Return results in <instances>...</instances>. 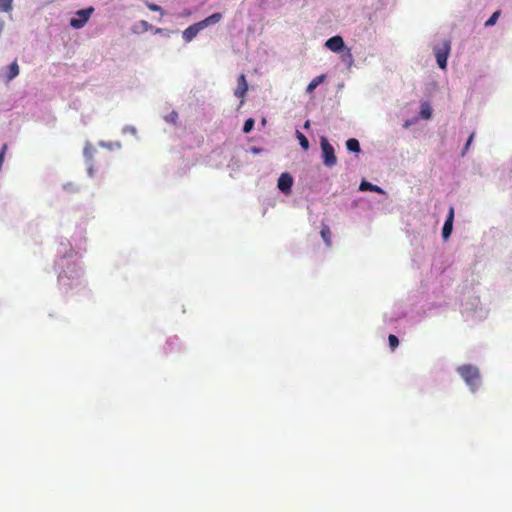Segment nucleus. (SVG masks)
<instances>
[{
	"label": "nucleus",
	"mask_w": 512,
	"mask_h": 512,
	"mask_svg": "<svg viewBox=\"0 0 512 512\" xmlns=\"http://www.w3.org/2000/svg\"><path fill=\"white\" fill-rule=\"evenodd\" d=\"M457 372L463 378L465 383L474 392L480 383V372L476 366L465 364L457 368Z\"/></svg>",
	"instance_id": "1"
},
{
	"label": "nucleus",
	"mask_w": 512,
	"mask_h": 512,
	"mask_svg": "<svg viewBox=\"0 0 512 512\" xmlns=\"http://www.w3.org/2000/svg\"><path fill=\"white\" fill-rule=\"evenodd\" d=\"M320 145L322 150L323 164L327 167H333L337 164V157L333 146L329 143L326 137L320 138Z\"/></svg>",
	"instance_id": "2"
},
{
	"label": "nucleus",
	"mask_w": 512,
	"mask_h": 512,
	"mask_svg": "<svg viewBox=\"0 0 512 512\" xmlns=\"http://www.w3.org/2000/svg\"><path fill=\"white\" fill-rule=\"evenodd\" d=\"M94 12L93 7H88L85 9L78 10L75 13V16L70 19V26L75 29H81L85 26V24L90 19L91 15Z\"/></svg>",
	"instance_id": "3"
},
{
	"label": "nucleus",
	"mask_w": 512,
	"mask_h": 512,
	"mask_svg": "<svg viewBox=\"0 0 512 512\" xmlns=\"http://www.w3.org/2000/svg\"><path fill=\"white\" fill-rule=\"evenodd\" d=\"M293 185V177L289 173H282L278 178V189L285 193L289 194L291 192V187Z\"/></svg>",
	"instance_id": "4"
},
{
	"label": "nucleus",
	"mask_w": 512,
	"mask_h": 512,
	"mask_svg": "<svg viewBox=\"0 0 512 512\" xmlns=\"http://www.w3.org/2000/svg\"><path fill=\"white\" fill-rule=\"evenodd\" d=\"M325 46L332 52H339L345 47V44L343 38L339 35H336L329 38L326 41Z\"/></svg>",
	"instance_id": "5"
},
{
	"label": "nucleus",
	"mask_w": 512,
	"mask_h": 512,
	"mask_svg": "<svg viewBox=\"0 0 512 512\" xmlns=\"http://www.w3.org/2000/svg\"><path fill=\"white\" fill-rule=\"evenodd\" d=\"M450 51L449 43H445L444 47L436 51V60L440 68L445 69L447 65V58Z\"/></svg>",
	"instance_id": "6"
},
{
	"label": "nucleus",
	"mask_w": 512,
	"mask_h": 512,
	"mask_svg": "<svg viewBox=\"0 0 512 512\" xmlns=\"http://www.w3.org/2000/svg\"><path fill=\"white\" fill-rule=\"evenodd\" d=\"M454 209L450 207L447 219L442 228V237L446 240L450 237L453 229Z\"/></svg>",
	"instance_id": "7"
},
{
	"label": "nucleus",
	"mask_w": 512,
	"mask_h": 512,
	"mask_svg": "<svg viewBox=\"0 0 512 512\" xmlns=\"http://www.w3.org/2000/svg\"><path fill=\"white\" fill-rule=\"evenodd\" d=\"M248 90V84L246 76L241 74L237 79V87L234 91V95L238 98H243Z\"/></svg>",
	"instance_id": "8"
},
{
	"label": "nucleus",
	"mask_w": 512,
	"mask_h": 512,
	"mask_svg": "<svg viewBox=\"0 0 512 512\" xmlns=\"http://www.w3.org/2000/svg\"><path fill=\"white\" fill-rule=\"evenodd\" d=\"M202 26H198V23H195L189 27H187L184 31H183V39L186 41V42H190L192 41L196 36L197 34L199 33L200 30H202Z\"/></svg>",
	"instance_id": "9"
},
{
	"label": "nucleus",
	"mask_w": 512,
	"mask_h": 512,
	"mask_svg": "<svg viewBox=\"0 0 512 512\" xmlns=\"http://www.w3.org/2000/svg\"><path fill=\"white\" fill-rule=\"evenodd\" d=\"M221 19H222V14L221 13H218V12L217 13H213L209 17H207L204 20L198 22V26H202V28L204 29L207 26H210V25H213V24H216V23L220 22Z\"/></svg>",
	"instance_id": "10"
},
{
	"label": "nucleus",
	"mask_w": 512,
	"mask_h": 512,
	"mask_svg": "<svg viewBox=\"0 0 512 512\" xmlns=\"http://www.w3.org/2000/svg\"><path fill=\"white\" fill-rule=\"evenodd\" d=\"M320 234H321V237H322L323 241L325 242V244L328 247H331V244H332V240H331L332 233H331V230H330L329 226L326 225V224H322Z\"/></svg>",
	"instance_id": "11"
},
{
	"label": "nucleus",
	"mask_w": 512,
	"mask_h": 512,
	"mask_svg": "<svg viewBox=\"0 0 512 512\" xmlns=\"http://www.w3.org/2000/svg\"><path fill=\"white\" fill-rule=\"evenodd\" d=\"M359 190L360 191H373V192H377V193H384L382 188L377 186V185H374L368 181H365L363 180L359 186Z\"/></svg>",
	"instance_id": "12"
},
{
	"label": "nucleus",
	"mask_w": 512,
	"mask_h": 512,
	"mask_svg": "<svg viewBox=\"0 0 512 512\" xmlns=\"http://www.w3.org/2000/svg\"><path fill=\"white\" fill-rule=\"evenodd\" d=\"M19 71H20L19 65H18L17 61L15 60L8 67V74L6 76L7 81L9 82L12 79H14L15 77H17L19 75Z\"/></svg>",
	"instance_id": "13"
},
{
	"label": "nucleus",
	"mask_w": 512,
	"mask_h": 512,
	"mask_svg": "<svg viewBox=\"0 0 512 512\" xmlns=\"http://www.w3.org/2000/svg\"><path fill=\"white\" fill-rule=\"evenodd\" d=\"M325 75H320V76H317L315 77L307 86L306 88V92L307 93H312L315 88L320 85L324 80H325Z\"/></svg>",
	"instance_id": "14"
},
{
	"label": "nucleus",
	"mask_w": 512,
	"mask_h": 512,
	"mask_svg": "<svg viewBox=\"0 0 512 512\" xmlns=\"http://www.w3.org/2000/svg\"><path fill=\"white\" fill-rule=\"evenodd\" d=\"M346 148L351 151V152H355V153H358L360 152V144H359V141L355 138H351V139H348L346 141Z\"/></svg>",
	"instance_id": "15"
},
{
	"label": "nucleus",
	"mask_w": 512,
	"mask_h": 512,
	"mask_svg": "<svg viewBox=\"0 0 512 512\" xmlns=\"http://www.w3.org/2000/svg\"><path fill=\"white\" fill-rule=\"evenodd\" d=\"M296 136H297L300 146L304 150H308L309 149V141H308L307 137L300 131H296Z\"/></svg>",
	"instance_id": "16"
},
{
	"label": "nucleus",
	"mask_w": 512,
	"mask_h": 512,
	"mask_svg": "<svg viewBox=\"0 0 512 512\" xmlns=\"http://www.w3.org/2000/svg\"><path fill=\"white\" fill-rule=\"evenodd\" d=\"M13 0H0V12H9L12 10Z\"/></svg>",
	"instance_id": "17"
},
{
	"label": "nucleus",
	"mask_w": 512,
	"mask_h": 512,
	"mask_svg": "<svg viewBox=\"0 0 512 512\" xmlns=\"http://www.w3.org/2000/svg\"><path fill=\"white\" fill-rule=\"evenodd\" d=\"M342 61L350 66L353 62V55L351 53V49L347 48L345 53L341 56Z\"/></svg>",
	"instance_id": "18"
},
{
	"label": "nucleus",
	"mask_w": 512,
	"mask_h": 512,
	"mask_svg": "<svg viewBox=\"0 0 512 512\" xmlns=\"http://www.w3.org/2000/svg\"><path fill=\"white\" fill-rule=\"evenodd\" d=\"M500 14H501V11H500V10L495 11V12L491 15V17H490V18L485 22V26H486V27H488V26H493V25L497 22V20H498V18H499V16H500Z\"/></svg>",
	"instance_id": "19"
},
{
	"label": "nucleus",
	"mask_w": 512,
	"mask_h": 512,
	"mask_svg": "<svg viewBox=\"0 0 512 512\" xmlns=\"http://www.w3.org/2000/svg\"><path fill=\"white\" fill-rule=\"evenodd\" d=\"M254 124H255L254 119H252V118L247 119L243 125V132L246 134L250 133L254 127Z\"/></svg>",
	"instance_id": "20"
},
{
	"label": "nucleus",
	"mask_w": 512,
	"mask_h": 512,
	"mask_svg": "<svg viewBox=\"0 0 512 512\" xmlns=\"http://www.w3.org/2000/svg\"><path fill=\"white\" fill-rule=\"evenodd\" d=\"M178 119V113L176 111L170 112L168 115L165 116V121L171 124H176Z\"/></svg>",
	"instance_id": "21"
},
{
	"label": "nucleus",
	"mask_w": 512,
	"mask_h": 512,
	"mask_svg": "<svg viewBox=\"0 0 512 512\" xmlns=\"http://www.w3.org/2000/svg\"><path fill=\"white\" fill-rule=\"evenodd\" d=\"M388 341H389V345L391 347V350H395L398 347V345H399L398 338L395 335H393V334H390L388 336Z\"/></svg>",
	"instance_id": "22"
},
{
	"label": "nucleus",
	"mask_w": 512,
	"mask_h": 512,
	"mask_svg": "<svg viewBox=\"0 0 512 512\" xmlns=\"http://www.w3.org/2000/svg\"><path fill=\"white\" fill-rule=\"evenodd\" d=\"M146 6H147V7H148V9H149V10H151V11L159 12L161 15H163V14H164L163 9H162L159 5H157V4H153V3H149V2H147V3H146Z\"/></svg>",
	"instance_id": "23"
},
{
	"label": "nucleus",
	"mask_w": 512,
	"mask_h": 512,
	"mask_svg": "<svg viewBox=\"0 0 512 512\" xmlns=\"http://www.w3.org/2000/svg\"><path fill=\"white\" fill-rule=\"evenodd\" d=\"M420 115L424 119H429L431 117V115H432L430 107L427 106L426 108H422L421 111H420Z\"/></svg>",
	"instance_id": "24"
},
{
	"label": "nucleus",
	"mask_w": 512,
	"mask_h": 512,
	"mask_svg": "<svg viewBox=\"0 0 512 512\" xmlns=\"http://www.w3.org/2000/svg\"><path fill=\"white\" fill-rule=\"evenodd\" d=\"M473 138H474V133H472V134L470 135V137H469V139H468V141H467V143H466L465 150H467V149H468V147H469V145L471 144V142H472Z\"/></svg>",
	"instance_id": "25"
},
{
	"label": "nucleus",
	"mask_w": 512,
	"mask_h": 512,
	"mask_svg": "<svg viewBox=\"0 0 512 512\" xmlns=\"http://www.w3.org/2000/svg\"><path fill=\"white\" fill-rule=\"evenodd\" d=\"M310 125L309 121H306V123L304 124V128H308Z\"/></svg>",
	"instance_id": "26"
}]
</instances>
